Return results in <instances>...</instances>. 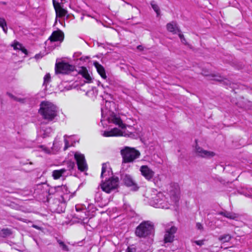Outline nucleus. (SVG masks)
Segmentation results:
<instances>
[{"label":"nucleus","mask_w":252,"mask_h":252,"mask_svg":"<svg viewBox=\"0 0 252 252\" xmlns=\"http://www.w3.org/2000/svg\"><path fill=\"white\" fill-rule=\"evenodd\" d=\"M112 105H114L113 102L106 101L105 107L101 108V115L103 119L101 122L107 120L109 123H113L119 126L122 129L114 128L110 130L103 131L102 135L105 137L119 136L132 137L134 136L132 131H129L125 128L126 126L120 118L113 112V110L111 108Z\"/></svg>","instance_id":"nucleus-1"},{"label":"nucleus","mask_w":252,"mask_h":252,"mask_svg":"<svg viewBox=\"0 0 252 252\" xmlns=\"http://www.w3.org/2000/svg\"><path fill=\"white\" fill-rule=\"evenodd\" d=\"M49 194H55V197H48L50 202L51 209L55 212L61 213L64 212L66 207V202L72 196L69 194L67 187L65 185L51 187L49 189Z\"/></svg>","instance_id":"nucleus-2"},{"label":"nucleus","mask_w":252,"mask_h":252,"mask_svg":"<svg viewBox=\"0 0 252 252\" xmlns=\"http://www.w3.org/2000/svg\"><path fill=\"white\" fill-rule=\"evenodd\" d=\"M180 190L178 185L175 186L174 190L170 191V203L166 201V198L161 192L153 191L150 196H147L151 206L156 208L169 209L170 205H177L180 197Z\"/></svg>","instance_id":"nucleus-3"},{"label":"nucleus","mask_w":252,"mask_h":252,"mask_svg":"<svg viewBox=\"0 0 252 252\" xmlns=\"http://www.w3.org/2000/svg\"><path fill=\"white\" fill-rule=\"evenodd\" d=\"M58 108L51 102L43 101L40 103L39 113L43 119L52 121L57 116Z\"/></svg>","instance_id":"nucleus-4"},{"label":"nucleus","mask_w":252,"mask_h":252,"mask_svg":"<svg viewBox=\"0 0 252 252\" xmlns=\"http://www.w3.org/2000/svg\"><path fill=\"white\" fill-rule=\"evenodd\" d=\"M94 208V205L90 204L88 206V211L87 214H85V216H87L85 218L83 215L75 214L76 218L81 220L83 223L85 224L86 229L89 231H92L94 227V211L92 210Z\"/></svg>","instance_id":"nucleus-5"},{"label":"nucleus","mask_w":252,"mask_h":252,"mask_svg":"<svg viewBox=\"0 0 252 252\" xmlns=\"http://www.w3.org/2000/svg\"><path fill=\"white\" fill-rule=\"evenodd\" d=\"M121 154L123 158V163H131L139 158L140 153L134 148L125 147L121 150Z\"/></svg>","instance_id":"nucleus-6"},{"label":"nucleus","mask_w":252,"mask_h":252,"mask_svg":"<svg viewBox=\"0 0 252 252\" xmlns=\"http://www.w3.org/2000/svg\"><path fill=\"white\" fill-rule=\"evenodd\" d=\"M153 231V225L150 221L141 222L136 228L135 234L139 237H146Z\"/></svg>","instance_id":"nucleus-7"},{"label":"nucleus","mask_w":252,"mask_h":252,"mask_svg":"<svg viewBox=\"0 0 252 252\" xmlns=\"http://www.w3.org/2000/svg\"><path fill=\"white\" fill-rule=\"evenodd\" d=\"M119 184V178L118 177H112L102 183L101 185L102 189L107 192L110 193L112 190L116 189Z\"/></svg>","instance_id":"nucleus-8"},{"label":"nucleus","mask_w":252,"mask_h":252,"mask_svg":"<svg viewBox=\"0 0 252 252\" xmlns=\"http://www.w3.org/2000/svg\"><path fill=\"white\" fill-rule=\"evenodd\" d=\"M75 67L68 63L61 62L57 63L55 66V72L56 74H68L74 70Z\"/></svg>","instance_id":"nucleus-9"},{"label":"nucleus","mask_w":252,"mask_h":252,"mask_svg":"<svg viewBox=\"0 0 252 252\" xmlns=\"http://www.w3.org/2000/svg\"><path fill=\"white\" fill-rule=\"evenodd\" d=\"M74 158L76 161L78 168L81 171H85L87 169V165L83 154L79 153H75Z\"/></svg>","instance_id":"nucleus-10"},{"label":"nucleus","mask_w":252,"mask_h":252,"mask_svg":"<svg viewBox=\"0 0 252 252\" xmlns=\"http://www.w3.org/2000/svg\"><path fill=\"white\" fill-rule=\"evenodd\" d=\"M139 171L141 174L148 181H151L155 175V172L148 165H142Z\"/></svg>","instance_id":"nucleus-11"},{"label":"nucleus","mask_w":252,"mask_h":252,"mask_svg":"<svg viewBox=\"0 0 252 252\" xmlns=\"http://www.w3.org/2000/svg\"><path fill=\"white\" fill-rule=\"evenodd\" d=\"M122 180L126 186L132 187L133 190H136L138 189L135 181L131 175L124 174L122 177Z\"/></svg>","instance_id":"nucleus-12"},{"label":"nucleus","mask_w":252,"mask_h":252,"mask_svg":"<svg viewBox=\"0 0 252 252\" xmlns=\"http://www.w3.org/2000/svg\"><path fill=\"white\" fill-rule=\"evenodd\" d=\"M177 231V228L174 226H172L170 228H166L164 235V241L165 243L171 242L173 241L174 234Z\"/></svg>","instance_id":"nucleus-13"},{"label":"nucleus","mask_w":252,"mask_h":252,"mask_svg":"<svg viewBox=\"0 0 252 252\" xmlns=\"http://www.w3.org/2000/svg\"><path fill=\"white\" fill-rule=\"evenodd\" d=\"M53 4L57 17H63L65 16L67 14V11L62 7L59 2H57L55 0H53Z\"/></svg>","instance_id":"nucleus-14"},{"label":"nucleus","mask_w":252,"mask_h":252,"mask_svg":"<svg viewBox=\"0 0 252 252\" xmlns=\"http://www.w3.org/2000/svg\"><path fill=\"white\" fill-rule=\"evenodd\" d=\"M195 150L197 154L199 156L203 158H210L213 157L215 155V154L214 152L205 150L199 147L196 146Z\"/></svg>","instance_id":"nucleus-15"},{"label":"nucleus","mask_w":252,"mask_h":252,"mask_svg":"<svg viewBox=\"0 0 252 252\" xmlns=\"http://www.w3.org/2000/svg\"><path fill=\"white\" fill-rule=\"evenodd\" d=\"M63 33L61 31L59 30L53 32L49 38V39L51 42L58 41H62L63 39Z\"/></svg>","instance_id":"nucleus-16"},{"label":"nucleus","mask_w":252,"mask_h":252,"mask_svg":"<svg viewBox=\"0 0 252 252\" xmlns=\"http://www.w3.org/2000/svg\"><path fill=\"white\" fill-rule=\"evenodd\" d=\"M70 174V173H66V170L65 168H63L54 170L52 172V176L55 179H58L62 177H66Z\"/></svg>","instance_id":"nucleus-17"},{"label":"nucleus","mask_w":252,"mask_h":252,"mask_svg":"<svg viewBox=\"0 0 252 252\" xmlns=\"http://www.w3.org/2000/svg\"><path fill=\"white\" fill-rule=\"evenodd\" d=\"M110 170L111 169L110 168L109 164L108 163H103L102 164L101 177H106V178H107V176H109L110 175Z\"/></svg>","instance_id":"nucleus-18"},{"label":"nucleus","mask_w":252,"mask_h":252,"mask_svg":"<svg viewBox=\"0 0 252 252\" xmlns=\"http://www.w3.org/2000/svg\"><path fill=\"white\" fill-rule=\"evenodd\" d=\"M219 214L231 220H236L239 217L237 214L226 211L220 212Z\"/></svg>","instance_id":"nucleus-19"},{"label":"nucleus","mask_w":252,"mask_h":252,"mask_svg":"<svg viewBox=\"0 0 252 252\" xmlns=\"http://www.w3.org/2000/svg\"><path fill=\"white\" fill-rule=\"evenodd\" d=\"M95 68L96 69L97 72L100 75L102 78L106 79L107 76L105 73V70L103 66L99 64L97 62H95Z\"/></svg>","instance_id":"nucleus-20"},{"label":"nucleus","mask_w":252,"mask_h":252,"mask_svg":"<svg viewBox=\"0 0 252 252\" xmlns=\"http://www.w3.org/2000/svg\"><path fill=\"white\" fill-rule=\"evenodd\" d=\"M79 73L87 80L88 82L91 80V77H90L88 70L85 67H82L81 70L79 71Z\"/></svg>","instance_id":"nucleus-21"},{"label":"nucleus","mask_w":252,"mask_h":252,"mask_svg":"<svg viewBox=\"0 0 252 252\" xmlns=\"http://www.w3.org/2000/svg\"><path fill=\"white\" fill-rule=\"evenodd\" d=\"M166 27L167 30L170 32L176 33L178 31L177 25L175 22H171L167 24Z\"/></svg>","instance_id":"nucleus-22"},{"label":"nucleus","mask_w":252,"mask_h":252,"mask_svg":"<svg viewBox=\"0 0 252 252\" xmlns=\"http://www.w3.org/2000/svg\"><path fill=\"white\" fill-rule=\"evenodd\" d=\"M94 19V17L93 16L90 15L88 14H84L83 16L81 17V20L82 21H84L86 23H89L91 22L93 23V19Z\"/></svg>","instance_id":"nucleus-23"},{"label":"nucleus","mask_w":252,"mask_h":252,"mask_svg":"<svg viewBox=\"0 0 252 252\" xmlns=\"http://www.w3.org/2000/svg\"><path fill=\"white\" fill-rule=\"evenodd\" d=\"M12 234L11 230L9 228H3L0 231V237L5 238Z\"/></svg>","instance_id":"nucleus-24"},{"label":"nucleus","mask_w":252,"mask_h":252,"mask_svg":"<svg viewBox=\"0 0 252 252\" xmlns=\"http://www.w3.org/2000/svg\"><path fill=\"white\" fill-rule=\"evenodd\" d=\"M231 238V236L229 234H224L220 236L219 237V240L222 243H225L229 242Z\"/></svg>","instance_id":"nucleus-25"},{"label":"nucleus","mask_w":252,"mask_h":252,"mask_svg":"<svg viewBox=\"0 0 252 252\" xmlns=\"http://www.w3.org/2000/svg\"><path fill=\"white\" fill-rule=\"evenodd\" d=\"M57 242L60 245V247L62 248V250L65 251V252H68L69 249L67 245H66L61 240L58 239Z\"/></svg>","instance_id":"nucleus-26"},{"label":"nucleus","mask_w":252,"mask_h":252,"mask_svg":"<svg viewBox=\"0 0 252 252\" xmlns=\"http://www.w3.org/2000/svg\"><path fill=\"white\" fill-rule=\"evenodd\" d=\"M75 163L73 161H68L67 162V169H65L66 170V173H69L68 171H70L71 170H72L74 167H75Z\"/></svg>","instance_id":"nucleus-27"},{"label":"nucleus","mask_w":252,"mask_h":252,"mask_svg":"<svg viewBox=\"0 0 252 252\" xmlns=\"http://www.w3.org/2000/svg\"><path fill=\"white\" fill-rule=\"evenodd\" d=\"M151 5L153 8V9L154 10V11L156 12L157 14V15H159V8L158 7V6L156 3V2L154 1H152L151 3Z\"/></svg>","instance_id":"nucleus-28"},{"label":"nucleus","mask_w":252,"mask_h":252,"mask_svg":"<svg viewBox=\"0 0 252 252\" xmlns=\"http://www.w3.org/2000/svg\"><path fill=\"white\" fill-rule=\"evenodd\" d=\"M71 136H68L65 135L64 136V141L65 143V146L64 147V150H66L69 146V141L67 140V138H69Z\"/></svg>","instance_id":"nucleus-29"},{"label":"nucleus","mask_w":252,"mask_h":252,"mask_svg":"<svg viewBox=\"0 0 252 252\" xmlns=\"http://www.w3.org/2000/svg\"><path fill=\"white\" fill-rule=\"evenodd\" d=\"M50 75L49 73L46 74L44 77L43 85H46L50 81Z\"/></svg>","instance_id":"nucleus-30"},{"label":"nucleus","mask_w":252,"mask_h":252,"mask_svg":"<svg viewBox=\"0 0 252 252\" xmlns=\"http://www.w3.org/2000/svg\"><path fill=\"white\" fill-rule=\"evenodd\" d=\"M22 45L18 42V41H15L14 44L12 45L13 48L14 50H20L21 48Z\"/></svg>","instance_id":"nucleus-31"},{"label":"nucleus","mask_w":252,"mask_h":252,"mask_svg":"<svg viewBox=\"0 0 252 252\" xmlns=\"http://www.w3.org/2000/svg\"><path fill=\"white\" fill-rule=\"evenodd\" d=\"M75 209H76V212L78 213L77 214V215H83V216H84L85 214L83 212H81L82 209L81 207H80L78 206H76ZM75 214H75L74 215H75ZM74 216L76 218V216L75 215H74Z\"/></svg>","instance_id":"nucleus-32"},{"label":"nucleus","mask_w":252,"mask_h":252,"mask_svg":"<svg viewBox=\"0 0 252 252\" xmlns=\"http://www.w3.org/2000/svg\"><path fill=\"white\" fill-rule=\"evenodd\" d=\"M51 131V129L50 127L46 128V129L45 130H44V132L42 134V137L43 138L46 137L47 136H48L47 133H50Z\"/></svg>","instance_id":"nucleus-33"},{"label":"nucleus","mask_w":252,"mask_h":252,"mask_svg":"<svg viewBox=\"0 0 252 252\" xmlns=\"http://www.w3.org/2000/svg\"><path fill=\"white\" fill-rule=\"evenodd\" d=\"M86 95L90 97H93L94 95V92L93 89L87 91Z\"/></svg>","instance_id":"nucleus-34"},{"label":"nucleus","mask_w":252,"mask_h":252,"mask_svg":"<svg viewBox=\"0 0 252 252\" xmlns=\"http://www.w3.org/2000/svg\"><path fill=\"white\" fill-rule=\"evenodd\" d=\"M7 24L5 20L3 18H0V27H6Z\"/></svg>","instance_id":"nucleus-35"},{"label":"nucleus","mask_w":252,"mask_h":252,"mask_svg":"<svg viewBox=\"0 0 252 252\" xmlns=\"http://www.w3.org/2000/svg\"><path fill=\"white\" fill-rule=\"evenodd\" d=\"M196 227L197 228V229H198L199 230H202L203 229V225H202V224H201L199 222L196 223Z\"/></svg>","instance_id":"nucleus-36"},{"label":"nucleus","mask_w":252,"mask_h":252,"mask_svg":"<svg viewBox=\"0 0 252 252\" xmlns=\"http://www.w3.org/2000/svg\"><path fill=\"white\" fill-rule=\"evenodd\" d=\"M17 101L20 102L22 103H24L25 102V99L22 98L16 97L15 100Z\"/></svg>","instance_id":"nucleus-37"},{"label":"nucleus","mask_w":252,"mask_h":252,"mask_svg":"<svg viewBox=\"0 0 252 252\" xmlns=\"http://www.w3.org/2000/svg\"><path fill=\"white\" fill-rule=\"evenodd\" d=\"M20 50H21L23 53H24L25 55L28 54V51L27 49L24 47L23 46H22L21 48H20Z\"/></svg>","instance_id":"nucleus-38"},{"label":"nucleus","mask_w":252,"mask_h":252,"mask_svg":"<svg viewBox=\"0 0 252 252\" xmlns=\"http://www.w3.org/2000/svg\"><path fill=\"white\" fill-rule=\"evenodd\" d=\"M195 243L197 245H199V246H201L204 244L203 241H202V240L196 241H195Z\"/></svg>","instance_id":"nucleus-39"},{"label":"nucleus","mask_w":252,"mask_h":252,"mask_svg":"<svg viewBox=\"0 0 252 252\" xmlns=\"http://www.w3.org/2000/svg\"><path fill=\"white\" fill-rule=\"evenodd\" d=\"M89 59V57L88 56H86L84 58H83V57H81L79 59L81 61H86V60H88Z\"/></svg>","instance_id":"nucleus-40"},{"label":"nucleus","mask_w":252,"mask_h":252,"mask_svg":"<svg viewBox=\"0 0 252 252\" xmlns=\"http://www.w3.org/2000/svg\"><path fill=\"white\" fill-rule=\"evenodd\" d=\"M135 252V250L133 249H131V248H128L126 250V252Z\"/></svg>","instance_id":"nucleus-41"},{"label":"nucleus","mask_w":252,"mask_h":252,"mask_svg":"<svg viewBox=\"0 0 252 252\" xmlns=\"http://www.w3.org/2000/svg\"><path fill=\"white\" fill-rule=\"evenodd\" d=\"M7 94L11 98L13 99L14 100H15L16 96H14L12 94L10 93H7Z\"/></svg>","instance_id":"nucleus-42"},{"label":"nucleus","mask_w":252,"mask_h":252,"mask_svg":"<svg viewBox=\"0 0 252 252\" xmlns=\"http://www.w3.org/2000/svg\"><path fill=\"white\" fill-rule=\"evenodd\" d=\"M42 57V56L40 54H38L35 55V58L36 59H39L41 58Z\"/></svg>","instance_id":"nucleus-43"},{"label":"nucleus","mask_w":252,"mask_h":252,"mask_svg":"<svg viewBox=\"0 0 252 252\" xmlns=\"http://www.w3.org/2000/svg\"><path fill=\"white\" fill-rule=\"evenodd\" d=\"M143 47L142 45H138L137 47V49L139 50V51H142L143 50Z\"/></svg>","instance_id":"nucleus-44"},{"label":"nucleus","mask_w":252,"mask_h":252,"mask_svg":"<svg viewBox=\"0 0 252 252\" xmlns=\"http://www.w3.org/2000/svg\"><path fill=\"white\" fill-rule=\"evenodd\" d=\"M2 28V30L3 31V32L6 33L7 32V26L6 27H1Z\"/></svg>","instance_id":"nucleus-45"},{"label":"nucleus","mask_w":252,"mask_h":252,"mask_svg":"<svg viewBox=\"0 0 252 252\" xmlns=\"http://www.w3.org/2000/svg\"><path fill=\"white\" fill-rule=\"evenodd\" d=\"M179 37H180V39H181V41H183V40H182V38H183V37H184V35H183V34H180H180H179Z\"/></svg>","instance_id":"nucleus-46"},{"label":"nucleus","mask_w":252,"mask_h":252,"mask_svg":"<svg viewBox=\"0 0 252 252\" xmlns=\"http://www.w3.org/2000/svg\"><path fill=\"white\" fill-rule=\"evenodd\" d=\"M32 227L35 228H36V229H39V227L37 226V225H33Z\"/></svg>","instance_id":"nucleus-47"},{"label":"nucleus","mask_w":252,"mask_h":252,"mask_svg":"<svg viewBox=\"0 0 252 252\" xmlns=\"http://www.w3.org/2000/svg\"><path fill=\"white\" fill-rule=\"evenodd\" d=\"M214 79H215V80H217V81H220L221 80V79H218V78H214Z\"/></svg>","instance_id":"nucleus-48"},{"label":"nucleus","mask_w":252,"mask_h":252,"mask_svg":"<svg viewBox=\"0 0 252 252\" xmlns=\"http://www.w3.org/2000/svg\"><path fill=\"white\" fill-rule=\"evenodd\" d=\"M43 150H44V151H45V152H47V151H48V150L46 148H44V149H43Z\"/></svg>","instance_id":"nucleus-49"},{"label":"nucleus","mask_w":252,"mask_h":252,"mask_svg":"<svg viewBox=\"0 0 252 252\" xmlns=\"http://www.w3.org/2000/svg\"><path fill=\"white\" fill-rule=\"evenodd\" d=\"M182 40H183V41H182V42L183 43H184V41H185V38H184V37H183V38H182Z\"/></svg>","instance_id":"nucleus-50"},{"label":"nucleus","mask_w":252,"mask_h":252,"mask_svg":"<svg viewBox=\"0 0 252 252\" xmlns=\"http://www.w3.org/2000/svg\"><path fill=\"white\" fill-rule=\"evenodd\" d=\"M128 128L130 129H131L132 128V127L131 126H128Z\"/></svg>","instance_id":"nucleus-51"},{"label":"nucleus","mask_w":252,"mask_h":252,"mask_svg":"<svg viewBox=\"0 0 252 252\" xmlns=\"http://www.w3.org/2000/svg\"><path fill=\"white\" fill-rule=\"evenodd\" d=\"M100 83V81H98V85H99Z\"/></svg>","instance_id":"nucleus-52"}]
</instances>
